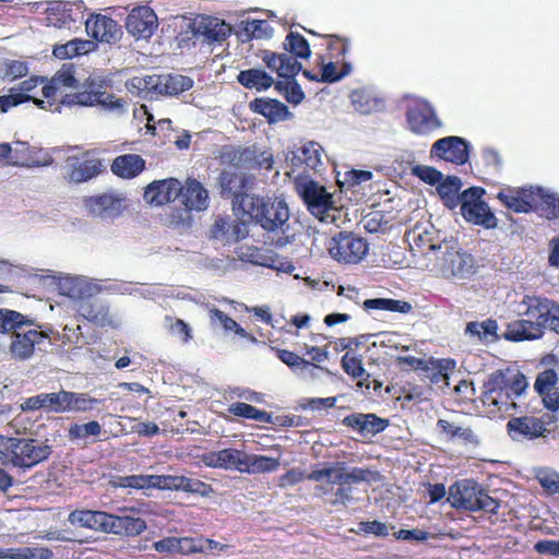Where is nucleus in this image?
I'll return each mask as SVG.
<instances>
[{"instance_id":"obj_1","label":"nucleus","mask_w":559,"mask_h":559,"mask_svg":"<svg viewBox=\"0 0 559 559\" xmlns=\"http://www.w3.org/2000/svg\"><path fill=\"white\" fill-rule=\"evenodd\" d=\"M373 473L368 468L353 467L346 471L344 463L337 462L319 468L316 465L309 474L299 468H292L278 478L281 488L292 487L304 479L320 483L314 487V496L325 504L345 507L353 500V484L370 481Z\"/></svg>"},{"instance_id":"obj_2","label":"nucleus","mask_w":559,"mask_h":559,"mask_svg":"<svg viewBox=\"0 0 559 559\" xmlns=\"http://www.w3.org/2000/svg\"><path fill=\"white\" fill-rule=\"evenodd\" d=\"M251 201L242 212L267 234L270 242L275 247H284L293 235H289V207L280 197L259 195Z\"/></svg>"},{"instance_id":"obj_3","label":"nucleus","mask_w":559,"mask_h":559,"mask_svg":"<svg viewBox=\"0 0 559 559\" xmlns=\"http://www.w3.org/2000/svg\"><path fill=\"white\" fill-rule=\"evenodd\" d=\"M41 325L16 310L0 309V333H12L9 346L10 354L15 360H27L35 354L36 345L49 338Z\"/></svg>"},{"instance_id":"obj_4","label":"nucleus","mask_w":559,"mask_h":559,"mask_svg":"<svg viewBox=\"0 0 559 559\" xmlns=\"http://www.w3.org/2000/svg\"><path fill=\"white\" fill-rule=\"evenodd\" d=\"M522 304L526 306L525 319L513 321L508 325L504 337L509 341L520 342L537 340L550 326L554 312L557 308L555 301L539 296L525 295Z\"/></svg>"},{"instance_id":"obj_5","label":"nucleus","mask_w":559,"mask_h":559,"mask_svg":"<svg viewBox=\"0 0 559 559\" xmlns=\"http://www.w3.org/2000/svg\"><path fill=\"white\" fill-rule=\"evenodd\" d=\"M52 453L49 444L38 439L0 435V463L23 471L47 461Z\"/></svg>"},{"instance_id":"obj_6","label":"nucleus","mask_w":559,"mask_h":559,"mask_svg":"<svg viewBox=\"0 0 559 559\" xmlns=\"http://www.w3.org/2000/svg\"><path fill=\"white\" fill-rule=\"evenodd\" d=\"M283 52L264 49L259 56L266 68L277 76L298 75L302 69L299 59H308L311 56L308 40L301 34L290 31L283 41Z\"/></svg>"},{"instance_id":"obj_7","label":"nucleus","mask_w":559,"mask_h":559,"mask_svg":"<svg viewBox=\"0 0 559 559\" xmlns=\"http://www.w3.org/2000/svg\"><path fill=\"white\" fill-rule=\"evenodd\" d=\"M110 80L88 76L75 92L63 95L60 103L66 106L102 107L106 110L123 108L126 102L109 93Z\"/></svg>"},{"instance_id":"obj_8","label":"nucleus","mask_w":559,"mask_h":559,"mask_svg":"<svg viewBox=\"0 0 559 559\" xmlns=\"http://www.w3.org/2000/svg\"><path fill=\"white\" fill-rule=\"evenodd\" d=\"M448 500L457 510L483 511L487 514H497L501 507L498 499L492 498L481 485L473 479L453 484L449 489Z\"/></svg>"},{"instance_id":"obj_9","label":"nucleus","mask_w":559,"mask_h":559,"mask_svg":"<svg viewBox=\"0 0 559 559\" xmlns=\"http://www.w3.org/2000/svg\"><path fill=\"white\" fill-rule=\"evenodd\" d=\"M557 421L556 414L532 406L524 414L511 417L507 423V431L514 441H531L547 437Z\"/></svg>"},{"instance_id":"obj_10","label":"nucleus","mask_w":559,"mask_h":559,"mask_svg":"<svg viewBox=\"0 0 559 559\" xmlns=\"http://www.w3.org/2000/svg\"><path fill=\"white\" fill-rule=\"evenodd\" d=\"M296 191L307 210L322 223H335L341 210L335 205L333 194L325 187L312 179H298Z\"/></svg>"},{"instance_id":"obj_11","label":"nucleus","mask_w":559,"mask_h":559,"mask_svg":"<svg viewBox=\"0 0 559 559\" xmlns=\"http://www.w3.org/2000/svg\"><path fill=\"white\" fill-rule=\"evenodd\" d=\"M255 183V177L246 174L222 171L218 177L222 198L231 199L233 207L243 212L255 194L249 193Z\"/></svg>"},{"instance_id":"obj_12","label":"nucleus","mask_w":559,"mask_h":559,"mask_svg":"<svg viewBox=\"0 0 559 559\" xmlns=\"http://www.w3.org/2000/svg\"><path fill=\"white\" fill-rule=\"evenodd\" d=\"M330 255L344 264H357L368 253L367 240L352 231H340L334 235L328 247Z\"/></svg>"},{"instance_id":"obj_13","label":"nucleus","mask_w":559,"mask_h":559,"mask_svg":"<svg viewBox=\"0 0 559 559\" xmlns=\"http://www.w3.org/2000/svg\"><path fill=\"white\" fill-rule=\"evenodd\" d=\"M289 159V177L298 179H310V173L318 174L323 169V148L317 142H308L294 151Z\"/></svg>"},{"instance_id":"obj_14","label":"nucleus","mask_w":559,"mask_h":559,"mask_svg":"<svg viewBox=\"0 0 559 559\" xmlns=\"http://www.w3.org/2000/svg\"><path fill=\"white\" fill-rule=\"evenodd\" d=\"M474 257L456 245H445V250L439 263V270L444 278H469L476 272Z\"/></svg>"},{"instance_id":"obj_15","label":"nucleus","mask_w":559,"mask_h":559,"mask_svg":"<svg viewBox=\"0 0 559 559\" xmlns=\"http://www.w3.org/2000/svg\"><path fill=\"white\" fill-rule=\"evenodd\" d=\"M485 190L480 187H471L462 192L461 214L469 223L495 228L497 218L489 206L483 201Z\"/></svg>"},{"instance_id":"obj_16","label":"nucleus","mask_w":559,"mask_h":559,"mask_svg":"<svg viewBox=\"0 0 559 559\" xmlns=\"http://www.w3.org/2000/svg\"><path fill=\"white\" fill-rule=\"evenodd\" d=\"M483 403L493 407L492 412H508L515 408L514 397L506 389V373L502 370L492 372L484 383Z\"/></svg>"},{"instance_id":"obj_17","label":"nucleus","mask_w":559,"mask_h":559,"mask_svg":"<svg viewBox=\"0 0 559 559\" xmlns=\"http://www.w3.org/2000/svg\"><path fill=\"white\" fill-rule=\"evenodd\" d=\"M68 163L70 167L68 180L73 183L86 182L105 171L103 160L96 157L94 151L91 150L85 151L81 158L69 157Z\"/></svg>"},{"instance_id":"obj_18","label":"nucleus","mask_w":559,"mask_h":559,"mask_svg":"<svg viewBox=\"0 0 559 559\" xmlns=\"http://www.w3.org/2000/svg\"><path fill=\"white\" fill-rule=\"evenodd\" d=\"M189 28L192 38L206 44L222 43L231 34L229 24L211 16L195 19Z\"/></svg>"},{"instance_id":"obj_19","label":"nucleus","mask_w":559,"mask_h":559,"mask_svg":"<svg viewBox=\"0 0 559 559\" xmlns=\"http://www.w3.org/2000/svg\"><path fill=\"white\" fill-rule=\"evenodd\" d=\"M431 155L455 165H464L469 158L468 142L461 136H445L431 146Z\"/></svg>"},{"instance_id":"obj_20","label":"nucleus","mask_w":559,"mask_h":559,"mask_svg":"<svg viewBox=\"0 0 559 559\" xmlns=\"http://www.w3.org/2000/svg\"><path fill=\"white\" fill-rule=\"evenodd\" d=\"M406 121L416 134H427L440 126L433 108L425 100H415L407 107Z\"/></svg>"},{"instance_id":"obj_21","label":"nucleus","mask_w":559,"mask_h":559,"mask_svg":"<svg viewBox=\"0 0 559 559\" xmlns=\"http://www.w3.org/2000/svg\"><path fill=\"white\" fill-rule=\"evenodd\" d=\"M181 203L183 204L186 217L180 221L190 219L192 211L202 212L209 207L210 195L205 187L195 178H187L185 185H181Z\"/></svg>"},{"instance_id":"obj_22","label":"nucleus","mask_w":559,"mask_h":559,"mask_svg":"<svg viewBox=\"0 0 559 559\" xmlns=\"http://www.w3.org/2000/svg\"><path fill=\"white\" fill-rule=\"evenodd\" d=\"M85 29L93 39L107 44H115L122 35L118 23L114 19L102 14H92L85 21Z\"/></svg>"},{"instance_id":"obj_23","label":"nucleus","mask_w":559,"mask_h":559,"mask_svg":"<svg viewBox=\"0 0 559 559\" xmlns=\"http://www.w3.org/2000/svg\"><path fill=\"white\" fill-rule=\"evenodd\" d=\"M156 27L157 16L146 5L134 8L126 20L127 31L136 38H150Z\"/></svg>"},{"instance_id":"obj_24","label":"nucleus","mask_w":559,"mask_h":559,"mask_svg":"<svg viewBox=\"0 0 559 559\" xmlns=\"http://www.w3.org/2000/svg\"><path fill=\"white\" fill-rule=\"evenodd\" d=\"M181 182L177 178H167L151 182L144 190L143 198L151 204L160 206L179 198Z\"/></svg>"},{"instance_id":"obj_25","label":"nucleus","mask_w":559,"mask_h":559,"mask_svg":"<svg viewBox=\"0 0 559 559\" xmlns=\"http://www.w3.org/2000/svg\"><path fill=\"white\" fill-rule=\"evenodd\" d=\"M13 164L24 167H45L53 163L52 156L44 148L32 146L27 142H14Z\"/></svg>"},{"instance_id":"obj_26","label":"nucleus","mask_w":559,"mask_h":559,"mask_svg":"<svg viewBox=\"0 0 559 559\" xmlns=\"http://www.w3.org/2000/svg\"><path fill=\"white\" fill-rule=\"evenodd\" d=\"M347 428L358 432L361 437H373L389 426V420L377 416L373 413H353L342 419Z\"/></svg>"},{"instance_id":"obj_27","label":"nucleus","mask_w":559,"mask_h":559,"mask_svg":"<svg viewBox=\"0 0 559 559\" xmlns=\"http://www.w3.org/2000/svg\"><path fill=\"white\" fill-rule=\"evenodd\" d=\"M536 189L534 188H512L501 189L497 199L509 210L515 213H530L536 201Z\"/></svg>"},{"instance_id":"obj_28","label":"nucleus","mask_w":559,"mask_h":559,"mask_svg":"<svg viewBox=\"0 0 559 559\" xmlns=\"http://www.w3.org/2000/svg\"><path fill=\"white\" fill-rule=\"evenodd\" d=\"M211 237L225 242H237L249 234L248 224L241 219H231L229 216H218L210 229Z\"/></svg>"},{"instance_id":"obj_29","label":"nucleus","mask_w":559,"mask_h":559,"mask_svg":"<svg viewBox=\"0 0 559 559\" xmlns=\"http://www.w3.org/2000/svg\"><path fill=\"white\" fill-rule=\"evenodd\" d=\"M83 17L82 8L78 3L56 1L46 9L47 24L56 27L82 21Z\"/></svg>"},{"instance_id":"obj_30","label":"nucleus","mask_w":559,"mask_h":559,"mask_svg":"<svg viewBox=\"0 0 559 559\" xmlns=\"http://www.w3.org/2000/svg\"><path fill=\"white\" fill-rule=\"evenodd\" d=\"M124 199L114 192L92 195L85 199V206L93 215L100 217L117 216L123 209Z\"/></svg>"},{"instance_id":"obj_31","label":"nucleus","mask_w":559,"mask_h":559,"mask_svg":"<svg viewBox=\"0 0 559 559\" xmlns=\"http://www.w3.org/2000/svg\"><path fill=\"white\" fill-rule=\"evenodd\" d=\"M401 359L412 367L429 371L430 379L435 383L448 380L450 373H452L456 368V362L452 358L430 359L428 362L413 356L403 357Z\"/></svg>"},{"instance_id":"obj_32","label":"nucleus","mask_w":559,"mask_h":559,"mask_svg":"<svg viewBox=\"0 0 559 559\" xmlns=\"http://www.w3.org/2000/svg\"><path fill=\"white\" fill-rule=\"evenodd\" d=\"M245 455L246 453L241 450L227 448L204 454L203 462L209 467L237 469L241 473Z\"/></svg>"},{"instance_id":"obj_33","label":"nucleus","mask_w":559,"mask_h":559,"mask_svg":"<svg viewBox=\"0 0 559 559\" xmlns=\"http://www.w3.org/2000/svg\"><path fill=\"white\" fill-rule=\"evenodd\" d=\"M240 167L249 170H271L274 166V157L270 151H261L255 145L241 148L237 155Z\"/></svg>"},{"instance_id":"obj_34","label":"nucleus","mask_w":559,"mask_h":559,"mask_svg":"<svg viewBox=\"0 0 559 559\" xmlns=\"http://www.w3.org/2000/svg\"><path fill=\"white\" fill-rule=\"evenodd\" d=\"M146 167L145 159L133 153H127L115 157L110 165L111 173L120 179H133Z\"/></svg>"},{"instance_id":"obj_35","label":"nucleus","mask_w":559,"mask_h":559,"mask_svg":"<svg viewBox=\"0 0 559 559\" xmlns=\"http://www.w3.org/2000/svg\"><path fill=\"white\" fill-rule=\"evenodd\" d=\"M146 522L140 516L109 513L107 533L124 536H138L146 530Z\"/></svg>"},{"instance_id":"obj_36","label":"nucleus","mask_w":559,"mask_h":559,"mask_svg":"<svg viewBox=\"0 0 559 559\" xmlns=\"http://www.w3.org/2000/svg\"><path fill=\"white\" fill-rule=\"evenodd\" d=\"M250 109L266 118L269 123L286 120L289 116L288 107L274 98H255L249 104Z\"/></svg>"},{"instance_id":"obj_37","label":"nucleus","mask_w":559,"mask_h":559,"mask_svg":"<svg viewBox=\"0 0 559 559\" xmlns=\"http://www.w3.org/2000/svg\"><path fill=\"white\" fill-rule=\"evenodd\" d=\"M109 513L94 510H74L69 514L68 521L84 528L107 533Z\"/></svg>"},{"instance_id":"obj_38","label":"nucleus","mask_w":559,"mask_h":559,"mask_svg":"<svg viewBox=\"0 0 559 559\" xmlns=\"http://www.w3.org/2000/svg\"><path fill=\"white\" fill-rule=\"evenodd\" d=\"M237 81L243 87L258 92L266 91L272 85L275 86L276 83L270 74L261 69L242 70L238 73Z\"/></svg>"},{"instance_id":"obj_39","label":"nucleus","mask_w":559,"mask_h":559,"mask_svg":"<svg viewBox=\"0 0 559 559\" xmlns=\"http://www.w3.org/2000/svg\"><path fill=\"white\" fill-rule=\"evenodd\" d=\"M437 429L448 440L459 439L466 444H477L478 438L469 427L457 426L447 419H438Z\"/></svg>"},{"instance_id":"obj_40","label":"nucleus","mask_w":559,"mask_h":559,"mask_svg":"<svg viewBox=\"0 0 559 559\" xmlns=\"http://www.w3.org/2000/svg\"><path fill=\"white\" fill-rule=\"evenodd\" d=\"M103 403L88 393L67 391L66 413H90Z\"/></svg>"},{"instance_id":"obj_41","label":"nucleus","mask_w":559,"mask_h":559,"mask_svg":"<svg viewBox=\"0 0 559 559\" xmlns=\"http://www.w3.org/2000/svg\"><path fill=\"white\" fill-rule=\"evenodd\" d=\"M462 188V181L457 177H448L445 180H441L437 187V191L443 202L449 209H455L462 203L463 198L460 190Z\"/></svg>"},{"instance_id":"obj_42","label":"nucleus","mask_w":559,"mask_h":559,"mask_svg":"<svg viewBox=\"0 0 559 559\" xmlns=\"http://www.w3.org/2000/svg\"><path fill=\"white\" fill-rule=\"evenodd\" d=\"M280 459L271 457L266 455L260 454H247L245 455V461L242 465L241 473L248 474H261V473H271L276 471L280 467Z\"/></svg>"},{"instance_id":"obj_43","label":"nucleus","mask_w":559,"mask_h":559,"mask_svg":"<svg viewBox=\"0 0 559 559\" xmlns=\"http://www.w3.org/2000/svg\"><path fill=\"white\" fill-rule=\"evenodd\" d=\"M79 313L96 325L106 326L111 324L108 308L100 304H95L90 300L82 301L79 306Z\"/></svg>"},{"instance_id":"obj_44","label":"nucleus","mask_w":559,"mask_h":559,"mask_svg":"<svg viewBox=\"0 0 559 559\" xmlns=\"http://www.w3.org/2000/svg\"><path fill=\"white\" fill-rule=\"evenodd\" d=\"M238 37L241 41H249L253 38L266 39L273 35V27L265 20H252L242 23Z\"/></svg>"},{"instance_id":"obj_45","label":"nucleus","mask_w":559,"mask_h":559,"mask_svg":"<svg viewBox=\"0 0 559 559\" xmlns=\"http://www.w3.org/2000/svg\"><path fill=\"white\" fill-rule=\"evenodd\" d=\"M253 263L285 273H292L295 270L292 261L281 258L272 250L258 249Z\"/></svg>"},{"instance_id":"obj_46","label":"nucleus","mask_w":559,"mask_h":559,"mask_svg":"<svg viewBox=\"0 0 559 559\" xmlns=\"http://www.w3.org/2000/svg\"><path fill=\"white\" fill-rule=\"evenodd\" d=\"M365 310H382L399 313H408L412 305L408 301L392 298H371L362 304Z\"/></svg>"},{"instance_id":"obj_47","label":"nucleus","mask_w":559,"mask_h":559,"mask_svg":"<svg viewBox=\"0 0 559 559\" xmlns=\"http://www.w3.org/2000/svg\"><path fill=\"white\" fill-rule=\"evenodd\" d=\"M498 323L493 319H487L483 322L472 321L466 324L465 334L477 337L479 341H497Z\"/></svg>"},{"instance_id":"obj_48","label":"nucleus","mask_w":559,"mask_h":559,"mask_svg":"<svg viewBox=\"0 0 559 559\" xmlns=\"http://www.w3.org/2000/svg\"><path fill=\"white\" fill-rule=\"evenodd\" d=\"M211 321H218L226 332H234L238 336L246 338L250 342H255L257 338L241 328L233 318L218 308H212L209 312Z\"/></svg>"},{"instance_id":"obj_49","label":"nucleus","mask_w":559,"mask_h":559,"mask_svg":"<svg viewBox=\"0 0 559 559\" xmlns=\"http://www.w3.org/2000/svg\"><path fill=\"white\" fill-rule=\"evenodd\" d=\"M272 350L275 352L276 357L286 366H288L290 369L296 370L298 368H311L310 373L311 376H316V370H325L323 367H320L317 364H311L310 361L306 360L301 356L297 355L296 353L288 350V349H282L272 347Z\"/></svg>"},{"instance_id":"obj_50","label":"nucleus","mask_w":559,"mask_h":559,"mask_svg":"<svg viewBox=\"0 0 559 559\" xmlns=\"http://www.w3.org/2000/svg\"><path fill=\"white\" fill-rule=\"evenodd\" d=\"M92 46H94V43L90 40L72 39L67 44L56 46L52 52L59 59H71L88 52Z\"/></svg>"},{"instance_id":"obj_51","label":"nucleus","mask_w":559,"mask_h":559,"mask_svg":"<svg viewBox=\"0 0 559 559\" xmlns=\"http://www.w3.org/2000/svg\"><path fill=\"white\" fill-rule=\"evenodd\" d=\"M296 76L297 75H294L293 78L278 76L282 80H278L275 83V90L281 94H284L287 102L295 105L300 104L305 98V94L300 85L297 83Z\"/></svg>"},{"instance_id":"obj_52","label":"nucleus","mask_w":559,"mask_h":559,"mask_svg":"<svg viewBox=\"0 0 559 559\" xmlns=\"http://www.w3.org/2000/svg\"><path fill=\"white\" fill-rule=\"evenodd\" d=\"M228 413L242 417L246 419H252L255 421L264 423L270 421V413L263 409H259L255 406H252L245 402H235L228 406Z\"/></svg>"},{"instance_id":"obj_53","label":"nucleus","mask_w":559,"mask_h":559,"mask_svg":"<svg viewBox=\"0 0 559 559\" xmlns=\"http://www.w3.org/2000/svg\"><path fill=\"white\" fill-rule=\"evenodd\" d=\"M159 82V85H163V87L158 90L159 93L168 95H178L190 90L193 85V81L190 78L179 74H169L164 78V82H162V79Z\"/></svg>"},{"instance_id":"obj_54","label":"nucleus","mask_w":559,"mask_h":559,"mask_svg":"<svg viewBox=\"0 0 559 559\" xmlns=\"http://www.w3.org/2000/svg\"><path fill=\"white\" fill-rule=\"evenodd\" d=\"M322 66L320 80L321 82L334 83L348 75L352 71V64L345 60L342 61L340 69H337L338 60L332 61Z\"/></svg>"},{"instance_id":"obj_55","label":"nucleus","mask_w":559,"mask_h":559,"mask_svg":"<svg viewBox=\"0 0 559 559\" xmlns=\"http://www.w3.org/2000/svg\"><path fill=\"white\" fill-rule=\"evenodd\" d=\"M102 426L96 420L86 424H73L69 427L68 437L70 440H80L87 437H97L100 435Z\"/></svg>"},{"instance_id":"obj_56","label":"nucleus","mask_w":559,"mask_h":559,"mask_svg":"<svg viewBox=\"0 0 559 559\" xmlns=\"http://www.w3.org/2000/svg\"><path fill=\"white\" fill-rule=\"evenodd\" d=\"M160 76H133L127 81L126 87L127 90L136 95L141 96L143 92H151L152 90H157Z\"/></svg>"},{"instance_id":"obj_57","label":"nucleus","mask_w":559,"mask_h":559,"mask_svg":"<svg viewBox=\"0 0 559 559\" xmlns=\"http://www.w3.org/2000/svg\"><path fill=\"white\" fill-rule=\"evenodd\" d=\"M536 195L540 199L542 211L547 219L559 218V197L547 193L543 189H536Z\"/></svg>"},{"instance_id":"obj_58","label":"nucleus","mask_w":559,"mask_h":559,"mask_svg":"<svg viewBox=\"0 0 559 559\" xmlns=\"http://www.w3.org/2000/svg\"><path fill=\"white\" fill-rule=\"evenodd\" d=\"M10 559H50L53 552L48 547L10 548Z\"/></svg>"},{"instance_id":"obj_59","label":"nucleus","mask_w":559,"mask_h":559,"mask_svg":"<svg viewBox=\"0 0 559 559\" xmlns=\"http://www.w3.org/2000/svg\"><path fill=\"white\" fill-rule=\"evenodd\" d=\"M558 381L557 372L554 369H546L537 374L534 383V389L543 399L546 394H549L556 388Z\"/></svg>"},{"instance_id":"obj_60","label":"nucleus","mask_w":559,"mask_h":559,"mask_svg":"<svg viewBox=\"0 0 559 559\" xmlns=\"http://www.w3.org/2000/svg\"><path fill=\"white\" fill-rule=\"evenodd\" d=\"M328 40V51L330 59H344L348 51V39L338 35H324Z\"/></svg>"},{"instance_id":"obj_61","label":"nucleus","mask_w":559,"mask_h":559,"mask_svg":"<svg viewBox=\"0 0 559 559\" xmlns=\"http://www.w3.org/2000/svg\"><path fill=\"white\" fill-rule=\"evenodd\" d=\"M341 362H342V368L344 369V371L348 376H350L353 379L362 378L365 374L367 376V378L369 377V374L366 372V370L362 366V361L359 357L347 352L342 357Z\"/></svg>"},{"instance_id":"obj_62","label":"nucleus","mask_w":559,"mask_h":559,"mask_svg":"<svg viewBox=\"0 0 559 559\" xmlns=\"http://www.w3.org/2000/svg\"><path fill=\"white\" fill-rule=\"evenodd\" d=\"M28 94L21 93L16 87H11L8 95L0 96V111L8 112L11 108L32 100Z\"/></svg>"},{"instance_id":"obj_63","label":"nucleus","mask_w":559,"mask_h":559,"mask_svg":"<svg viewBox=\"0 0 559 559\" xmlns=\"http://www.w3.org/2000/svg\"><path fill=\"white\" fill-rule=\"evenodd\" d=\"M180 484V490L185 492L197 493L202 497H207L213 492V488L210 484H206L198 478H190L182 475Z\"/></svg>"},{"instance_id":"obj_64","label":"nucleus","mask_w":559,"mask_h":559,"mask_svg":"<svg viewBox=\"0 0 559 559\" xmlns=\"http://www.w3.org/2000/svg\"><path fill=\"white\" fill-rule=\"evenodd\" d=\"M537 479L543 487V489L549 493L555 495L559 493V474L554 471H544L540 472L537 476Z\"/></svg>"}]
</instances>
